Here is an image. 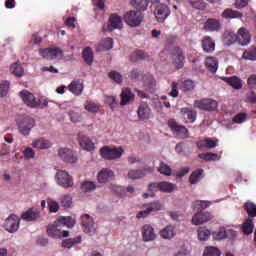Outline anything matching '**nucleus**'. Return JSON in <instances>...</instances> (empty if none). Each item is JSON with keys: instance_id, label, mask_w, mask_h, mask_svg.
I'll return each instance as SVG.
<instances>
[{"instance_id": "nucleus-1", "label": "nucleus", "mask_w": 256, "mask_h": 256, "mask_svg": "<svg viewBox=\"0 0 256 256\" xmlns=\"http://www.w3.org/2000/svg\"><path fill=\"white\" fill-rule=\"evenodd\" d=\"M131 5L134 9H137V11H127L124 14V22L129 27H140L141 23H143V19H145V16L141 11H147L149 0H131Z\"/></svg>"}, {"instance_id": "nucleus-2", "label": "nucleus", "mask_w": 256, "mask_h": 256, "mask_svg": "<svg viewBox=\"0 0 256 256\" xmlns=\"http://www.w3.org/2000/svg\"><path fill=\"white\" fill-rule=\"evenodd\" d=\"M16 123L18 126V131L21 133V135H24V137H27V135L31 133V129L35 127V119L30 116H18Z\"/></svg>"}, {"instance_id": "nucleus-3", "label": "nucleus", "mask_w": 256, "mask_h": 256, "mask_svg": "<svg viewBox=\"0 0 256 256\" xmlns=\"http://www.w3.org/2000/svg\"><path fill=\"white\" fill-rule=\"evenodd\" d=\"M100 155L103 157V159L113 161V159H120V157L123 155V149L103 146L100 149Z\"/></svg>"}, {"instance_id": "nucleus-4", "label": "nucleus", "mask_w": 256, "mask_h": 256, "mask_svg": "<svg viewBox=\"0 0 256 256\" xmlns=\"http://www.w3.org/2000/svg\"><path fill=\"white\" fill-rule=\"evenodd\" d=\"M168 127H170L172 133H175V135L181 137V139H187V137H189V130L185 126L177 123L175 119L168 121Z\"/></svg>"}, {"instance_id": "nucleus-5", "label": "nucleus", "mask_w": 256, "mask_h": 256, "mask_svg": "<svg viewBox=\"0 0 256 256\" xmlns=\"http://www.w3.org/2000/svg\"><path fill=\"white\" fill-rule=\"evenodd\" d=\"M194 107L196 109H201L202 111H215L219 107V103L213 99L205 98L202 100H196L194 102Z\"/></svg>"}, {"instance_id": "nucleus-6", "label": "nucleus", "mask_w": 256, "mask_h": 256, "mask_svg": "<svg viewBox=\"0 0 256 256\" xmlns=\"http://www.w3.org/2000/svg\"><path fill=\"white\" fill-rule=\"evenodd\" d=\"M57 182L60 187L64 189H69V187H73V177L69 175V173L65 170H58L56 173Z\"/></svg>"}, {"instance_id": "nucleus-7", "label": "nucleus", "mask_w": 256, "mask_h": 256, "mask_svg": "<svg viewBox=\"0 0 256 256\" xmlns=\"http://www.w3.org/2000/svg\"><path fill=\"white\" fill-rule=\"evenodd\" d=\"M81 225L84 233H88V235H95L97 228L95 227V221L89 214L82 215Z\"/></svg>"}, {"instance_id": "nucleus-8", "label": "nucleus", "mask_w": 256, "mask_h": 256, "mask_svg": "<svg viewBox=\"0 0 256 256\" xmlns=\"http://www.w3.org/2000/svg\"><path fill=\"white\" fill-rule=\"evenodd\" d=\"M154 15L158 23H165V20L171 15V10L166 4L160 3L156 6Z\"/></svg>"}, {"instance_id": "nucleus-9", "label": "nucleus", "mask_w": 256, "mask_h": 256, "mask_svg": "<svg viewBox=\"0 0 256 256\" xmlns=\"http://www.w3.org/2000/svg\"><path fill=\"white\" fill-rule=\"evenodd\" d=\"M20 98L22 99L23 103L30 107V109H37L39 107V103L37 102V98L35 95L27 90H22L19 93Z\"/></svg>"}, {"instance_id": "nucleus-10", "label": "nucleus", "mask_w": 256, "mask_h": 256, "mask_svg": "<svg viewBox=\"0 0 256 256\" xmlns=\"http://www.w3.org/2000/svg\"><path fill=\"white\" fill-rule=\"evenodd\" d=\"M19 223H21V219L19 216L15 214H11L4 223V227L8 233H15L19 230Z\"/></svg>"}, {"instance_id": "nucleus-11", "label": "nucleus", "mask_w": 256, "mask_h": 256, "mask_svg": "<svg viewBox=\"0 0 256 256\" xmlns=\"http://www.w3.org/2000/svg\"><path fill=\"white\" fill-rule=\"evenodd\" d=\"M141 233L142 240L145 243H149L157 239V233L155 232V228H153V226H151L150 224H145L144 226H142Z\"/></svg>"}, {"instance_id": "nucleus-12", "label": "nucleus", "mask_w": 256, "mask_h": 256, "mask_svg": "<svg viewBox=\"0 0 256 256\" xmlns=\"http://www.w3.org/2000/svg\"><path fill=\"white\" fill-rule=\"evenodd\" d=\"M58 156L65 163H71V164L77 163V155H75L73 150L69 148H60L58 150Z\"/></svg>"}, {"instance_id": "nucleus-13", "label": "nucleus", "mask_w": 256, "mask_h": 256, "mask_svg": "<svg viewBox=\"0 0 256 256\" xmlns=\"http://www.w3.org/2000/svg\"><path fill=\"white\" fill-rule=\"evenodd\" d=\"M115 29H123V20L121 19V16L111 14L107 25V30L111 32L115 31Z\"/></svg>"}, {"instance_id": "nucleus-14", "label": "nucleus", "mask_w": 256, "mask_h": 256, "mask_svg": "<svg viewBox=\"0 0 256 256\" xmlns=\"http://www.w3.org/2000/svg\"><path fill=\"white\" fill-rule=\"evenodd\" d=\"M78 143L84 151H93L95 149V144L93 141L87 137L83 132L78 134Z\"/></svg>"}, {"instance_id": "nucleus-15", "label": "nucleus", "mask_w": 256, "mask_h": 256, "mask_svg": "<svg viewBox=\"0 0 256 256\" xmlns=\"http://www.w3.org/2000/svg\"><path fill=\"white\" fill-rule=\"evenodd\" d=\"M180 113L183 116L184 123H195L197 121V111L193 108H181Z\"/></svg>"}, {"instance_id": "nucleus-16", "label": "nucleus", "mask_w": 256, "mask_h": 256, "mask_svg": "<svg viewBox=\"0 0 256 256\" xmlns=\"http://www.w3.org/2000/svg\"><path fill=\"white\" fill-rule=\"evenodd\" d=\"M211 219H213L211 213L200 210L193 216L192 223L194 225H203V223H207V221H211Z\"/></svg>"}, {"instance_id": "nucleus-17", "label": "nucleus", "mask_w": 256, "mask_h": 256, "mask_svg": "<svg viewBox=\"0 0 256 256\" xmlns=\"http://www.w3.org/2000/svg\"><path fill=\"white\" fill-rule=\"evenodd\" d=\"M120 105L122 107H125V105H129V103H133L135 101V94L131 91L129 88L122 89L121 95H120Z\"/></svg>"}, {"instance_id": "nucleus-18", "label": "nucleus", "mask_w": 256, "mask_h": 256, "mask_svg": "<svg viewBox=\"0 0 256 256\" xmlns=\"http://www.w3.org/2000/svg\"><path fill=\"white\" fill-rule=\"evenodd\" d=\"M142 79H143L145 90L148 91L149 93H155V89H157V81L155 80L153 75L151 74L144 75Z\"/></svg>"}, {"instance_id": "nucleus-19", "label": "nucleus", "mask_w": 256, "mask_h": 256, "mask_svg": "<svg viewBox=\"0 0 256 256\" xmlns=\"http://www.w3.org/2000/svg\"><path fill=\"white\" fill-rule=\"evenodd\" d=\"M237 37H238L237 42L239 43V45H242L243 47L251 43V34H249V30L246 28H240L238 30Z\"/></svg>"}, {"instance_id": "nucleus-20", "label": "nucleus", "mask_w": 256, "mask_h": 256, "mask_svg": "<svg viewBox=\"0 0 256 256\" xmlns=\"http://www.w3.org/2000/svg\"><path fill=\"white\" fill-rule=\"evenodd\" d=\"M172 61L176 69H183L185 65V54L183 53V50L177 48L176 52L172 56Z\"/></svg>"}, {"instance_id": "nucleus-21", "label": "nucleus", "mask_w": 256, "mask_h": 256, "mask_svg": "<svg viewBox=\"0 0 256 256\" xmlns=\"http://www.w3.org/2000/svg\"><path fill=\"white\" fill-rule=\"evenodd\" d=\"M137 115L140 121H146L151 118V108L147 103H141L137 110Z\"/></svg>"}, {"instance_id": "nucleus-22", "label": "nucleus", "mask_w": 256, "mask_h": 256, "mask_svg": "<svg viewBox=\"0 0 256 256\" xmlns=\"http://www.w3.org/2000/svg\"><path fill=\"white\" fill-rule=\"evenodd\" d=\"M83 89L84 86L83 81H81V79L72 81L68 86V90L70 91V93H73V95H76L77 97H79V95L83 93Z\"/></svg>"}, {"instance_id": "nucleus-23", "label": "nucleus", "mask_w": 256, "mask_h": 256, "mask_svg": "<svg viewBox=\"0 0 256 256\" xmlns=\"http://www.w3.org/2000/svg\"><path fill=\"white\" fill-rule=\"evenodd\" d=\"M47 234L54 239L61 238V224L56 220L53 224L48 225Z\"/></svg>"}, {"instance_id": "nucleus-24", "label": "nucleus", "mask_w": 256, "mask_h": 256, "mask_svg": "<svg viewBox=\"0 0 256 256\" xmlns=\"http://www.w3.org/2000/svg\"><path fill=\"white\" fill-rule=\"evenodd\" d=\"M204 53H213L215 51V40L211 36H205L201 41Z\"/></svg>"}, {"instance_id": "nucleus-25", "label": "nucleus", "mask_w": 256, "mask_h": 256, "mask_svg": "<svg viewBox=\"0 0 256 256\" xmlns=\"http://www.w3.org/2000/svg\"><path fill=\"white\" fill-rule=\"evenodd\" d=\"M177 235V228L173 225H167L162 230H160V237L162 239L171 240Z\"/></svg>"}, {"instance_id": "nucleus-26", "label": "nucleus", "mask_w": 256, "mask_h": 256, "mask_svg": "<svg viewBox=\"0 0 256 256\" xmlns=\"http://www.w3.org/2000/svg\"><path fill=\"white\" fill-rule=\"evenodd\" d=\"M204 29L205 31H210V32L219 31L221 29V21L215 18H210L205 22Z\"/></svg>"}, {"instance_id": "nucleus-27", "label": "nucleus", "mask_w": 256, "mask_h": 256, "mask_svg": "<svg viewBox=\"0 0 256 256\" xmlns=\"http://www.w3.org/2000/svg\"><path fill=\"white\" fill-rule=\"evenodd\" d=\"M239 39V36L235 34V31L233 30H226L223 35V42L225 45H233L234 43H237Z\"/></svg>"}, {"instance_id": "nucleus-28", "label": "nucleus", "mask_w": 256, "mask_h": 256, "mask_svg": "<svg viewBox=\"0 0 256 256\" xmlns=\"http://www.w3.org/2000/svg\"><path fill=\"white\" fill-rule=\"evenodd\" d=\"M196 145L198 149H215V147H217V140H213V138H206L204 140H199Z\"/></svg>"}, {"instance_id": "nucleus-29", "label": "nucleus", "mask_w": 256, "mask_h": 256, "mask_svg": "<svg viewBox=\"0 0 256 256\" xmlns=\"http://www.w3.org/2000/svg\"><path fill=\"white\" fill-rule=\"evenodd\" d=\"M222 80L228 85H230V87H232L233 89L243 88V82L237 76L223 77Z\"/></svg>"}, {"instance_id": "nucleus-30", "label": "nucleus", "mask_w": 256, "mask_h": 256, "mask_svg": "<svg viewBox=\"0 0 256 256\" xmlns=\"http://www.w3.org/2000/svg\"><path fill=\"white\" fill-rule=\"evenodd\" d=\"M115 174L113 173L112 170L104 168L98 173V181L100 183H107L110 179H113Z\"/></svg>"}, {"instance_id": "nucleus-31", "label": "nucleus", "mask_w": 256, "mask_h": 256, "mask_svg": "<svg viewBox=\"0 0 256 256\" xmlns=\"http://www.w3.org/2000/svg\"><path fill=\"white\" fill-rule=\"evenodd\" d=\"M161 182H151L148 185V191L149 193H144L143 197L144 199H149V197H155V194L157 191H161Z\"/></svg>"}, {"instance_id": "nucleus-32", "label": "nucleus", "mask_w": 256, "mask_h": 256, "mask_svg": "<svg viewBox=\"0 0 256 256\" xmlns=\"http://www.w3.org/2000/svg\"><path fill=\"white\" fill-rule=\"evenodd\" d=\"M39 217H41V214L39 210H35V209H29L22 214V219L24 221H37Z\"/></svg>"}, {"instance_id": "nucleus-33", "label": "nucleus", "mask_w": 256, "mask_h": 256, "mask_svg": "<svg viewBox=\"0 0 256 256\" xmlns=\"http://www.w3.org/2000/svg\"><path fill=\"white\" fill-rule=\"evenodd\" d=\"M205 65L210 73H217V69H219V61L215 57H207Z\"/></svg>"}, {"instance_id": "nucleus-34", "label": "nucleus", "mask_w": 256, "mask_h": 256, "mask_svg": "<svg viewBox=\"0 0 256 256\" xmlns=\"http://www.w3.org/2000/svg\"><path fill=\"white\" fill-rule=\"evenodd\" d=\"M222 17L223 19H241V17H243V13L231 8H226L222 12Z\"/></svg>"}, {"instance_id": "nucleus-35", "label": "nucleus", "mask_w": 256, "mask_h": 256, "mask_svg": "<svg viewBox=\"0 0 256 256\" xmlns=\"http://www.w3.org/2000/svg\"><path fill=\"white\" fill-rule=\"evenodd\" d=\"M32 147H34V149H49L51 142L45 138H38L32 142Z\"/></svg>"}, {"instance_id": "nucleus-36", "label": "nucleus", "mask_w": 256, "mask_h": 256, "mask_svg": "<svg viewBox=\"0 0 256 256\" xmlns=\"http://www.w3.org/2000/svg\"><path fill=\"white\" fill-rule=\"evenodd\" d=\"M57 223H59L61 227H68L69 229L75 227V220L71 216L60 217L57 219Z\"/></svg>"}, {"instance_id": "nucleus-37", "label": "nucleus", "mask_w": 256, "mask_h": 256, "mask_svg": "<svg viewBox=\"0 0 256 256\" xmlns=\"http://www.w3.org/2000/svg\"><path fill=\"white\" fill-rule=\"evenodd\" d=\"M253 229H255V225L253 224V218H248L242 224V231L244 235H251L253 233Z\"/></svg>"}, {"instance_id": "nucleus-38", "label": "nucleus", "mask_w": 256, "mask_h": 256, "mask_svg": "<svg viewBox=\"0 0 256 256\" xmlns=\"http://www.w3.org/2000/svg\"><path fill=\"white\" fill-rule=\"evenodd\" d=\"M149 173V170L144 169V170H130L128 172V179H141V177H145Z\"/></svg>"}, {"instance_id": "nucleus-39", "label": "nucleus", "mask_w": 256, "mask_h": 256, "mask_svg": "<svg viewBox=\"0 0 256 256\" xmlns=\"http://www.w3.org/2000/svg\"><path fill=\"white\" fill-rule=\"evenodd\" d=\"M82 57L87 65H93V49L86 47L82 52Z\"/></svg>"}, {"instance_id": "nucleus-40", "label": "nucleus", "mask_w": 256, "mask_h": 256, "mask_svg": "<svg viewBox=\"0 0 256 256\" xmlns=\"http://www.w3.org/2000/svg\"><path fill=\"white\" fill-rule=\"evenodd\" d=\"M79 243H81V236L64 240L62 246L65 249H71V247H75V245H79Z\"/></svg>"}, {"instance_id": "nucleus-41", "label": "nucleus", "mask_w": 256, "mask_h": 256, "mask_svg": "<svg viewBox=\"0 0 256 256\" xmlns=\"http://www.w3.org/2000/svg\"><path fill=\"white\" fill-rule=\"evenodd\" d=\"M160 191L162 193H173L175 191V184L167 181L160 182Z\"/></svg>"}, {"instance_id": "nucleus-42", "label": "nucleus", "mask_w": 256, "mask_h": 256, "mask_svg": "<svg viewBox=\"0 0 256 256\" xmlns=\"http://www.w3.org/2000/svg\"><path fill=\"white\" fill-rule=\"evenodd\" d=\"M180 89L184 93H189V91H193L195 89V82L192 80H185L180 83Z\"/></svg>"}, {"instance_id": "nucleus-43", "label": "nucleus", "mask_w": 256, "mask_h": 256, "mask_svg": "<svg viewBox=\"0 0 256 256\" xmlns=\"http://www.w3.org/2000/svg\"><path fill=\"white\" fill-rule=\"evenodd\" d=\"M242 57L248 61H256V47L251 46L248 50H245Z\"/></svg>"}, {"instance_id": "nucleus-44", "label": "nucleus", "mask_w": 256, "mask_h": 256, "mask_svg": "<svg viewBox=\"0 0 256 256\" xmlns=\"http://www.w3.org/2000/svg\"><path fill=\"white\" fill-rule=\"evenodd\" d=\"M68 116L70 117V121L72 123H81V121H83L81 111L71 110L68 112Z\"/></svg>"}, {"instance_id": "nucleus-45", "label": "nucleus", "mask_w": 256, "mask_h": 256, "mask_svg": "<svg viewBox=\"0 0 256 256\" xmlns=\"http://www.w3.org/2000/svg\"><path fill=\"white\" fill-rule=\"evenodd\" d=\"M84 108L86 111H88V113L95 114V113H99V110L101 109V105L95 102L87 101Z\"/></svg>"}, {"instance_id": "nucleus-46", "label": "nucleus", "mask_w": 256, "mask_h": 256, "mask_svg": "<svg viewBox=\"0 0 256 256\" xmlns=\"http://www.w3.org/2000/svg\"><path fill=\"white\" fill-rule=\"evenodd\" d=\"M198 157L199 159H203V161H219L221 159L219 155L211 152L201 153Z\"/></svg>"}, {"instance_id": "nucleus-47", "label": "nucleus", "mask_w": 256, "mask_h": 256, "mask_svg": "<svg viewBox=\"0 0 256 256\" xmlns=\"http://www.w3.org/2000/svg\"><path fill=\"white\" fill-rule=\"evenodd\" d=\"M97 189V184L92 181H85L81 185V191L84 193H91V191H95Z\"/></svg>"}, {"instance_id": "nucleus-48", "label": "nucleus", "mask_w": 256, "mask_h": 256, "mask_svg": "<svg viewBox=\"0 0 256 256\" xmlns=\"http://www.w3.org/2000/svg\"><path fill=\"white\" fill-rule=\"evenodd\" d=\"M10 71L15 75V77H23L25 70H23V66L19 63H14L10 67Z\"/></svg>"}, {"instance_id": "nucleus-49", "label": "nucleus", "mask_w": 256, "mask_h": 256, "mask_svg": "<svg viewBox=\"0 0 256 256\" xmlns=\"http://www.w3.org/2000/svg\"><path fill=\"white\" fill-rule=\"evenodd\" d=\"M108 77L109 79H111V81H114V83H117V85H121V83H123V76L121 75V73L112 70L108 73Z\"/></svg>"}, {"instance_id": "nucleus-50", "label": "nucleus", "mask_w": 256, "mask_h": 256, "mask_svg": "<svg viewBox=\"0 0 256 256\" xmlns=\"http://www.w3.org/2000/svg\"><path fill=\"white\" fill-rule=\"evenodd\" d=\"M203 175V169H198L190 175L189 181L191 185H195L196 183H199L201 181V176Z\"/></svg>"}, {"instance_id": "nucleus-51", "label": "nucleus", "mask_w": 256, "mask_h": 256, "mask_svg": "<svg viewBox=\"0 0 256 256\" xmlns=\"http://www.w3.org/2000/svg\"><path fill=\"white\" fill-rule=\"evenodd\" d=\"M203 256H221V250L217 247L208 246L205 248Z\"/></svg>"}, {"instance_id": "nucleus-52", "label": "nucleus", "mask_w": 256, "mask_h": 256, "mask_svg": "<svg viewBox=\"0 0 256 256\" xmlns=\"http://www.w3.org/2000/svg\"><path fill=\"white\" fill-rule=\"evenodd\" d=\"M245 209L248 213V216L250 219H253V217H256V205L253 202H246L245 203Z\"/></svg>"}, {"instance_id": "nucleus-53", "label": "nucleus", "mask_w": 256, "mask_h": 256, "mask_svg": "<svg viewBox=\"0 0 256 256\" xmlns=\"http://www.w3.org/2000/svg\"><path fill=\"white\" fill-rule=\"evenodd\" d=\"M144 207H148L151 213H155L156 211H161V209H163V204L159 201H153L148 204H144Z\"/></svg>"}, {"instance_id": "nucleus-54", "label": "nucleus", "mask_w": 256, "mask_h": 256, "mask_svg": "<svg viewBox=\"0 0 256 256\" xmlns=\"http://www.w3.org/2000/svg\"><path fill=\"white\" fill-rule=\"evenodd\" d=\"M73 203V198H71V195H63L60 198V205L64 207V209H69Z\"/></svg>"}, {"instance_id": "nucleus-55", "label": "nucleus", "mask_w": 256, "mask_h": 256, "mask_svg": "<svg viewBox=\"0 0 256 256\" xmlns=\"http://www.w3.org/2000/svg\"><path fill=\"white\" fill-rule=\"evenodd\" d=\"M209 237H211V231L209 229L200 228L198 230V239L200 241H207V239H209Z\"/></svg>"}, {"instance_id": "nucleus-56", "label": "nucleus", "mask_w": 256, "mask_h": 256, "mask_svg": "<svg viewBox=\"0 0 256 256\" xmlns=\"http://www.w3.org/2000/svg\"><path fill=\"white\" fill-rule=\"evenodd\" d=\"M159 173H161V175H166V177H171V167H169V165L165 164V162H161L160 163V167L158 168Z\"/></svg>"}, {"instance_id": "nucleus-57", "label": "nucleus", "mask_w": 256, "mask_h": 256, "mask_svg": "<svg viewBox=\"0 0 256 256\" xmlns=\"http://www.w3.org/2000/svg\"><path fill=\"white\" fill-rule=\"evenodd\" d=\"M57 57H63V50L59 47H50V61Z\"/></svg>"}, {"instance_id": "nucleus-58", "label": "nucleus", "mask_w": 256, "mask_h": 256, "mask_svg": "<svg viewBox=\"0 0 256 256\" xmlns=\"http://www.w3.org/2000/svg\"><path fill=\"white\" fill-rule=\"evenodd\" d=\"M169 97H173V99H177L179 97V83L172 82L171 91L168 93Z\"/></svg>"}, {"instance_id": "nucleus-59", "label": "nucleus", "mask_w": 256, "mask_h": 256, "mask_svg": "<svg viewBox=\"0 0 256 256\" xmlns=\"http://www.w3.org/2000/svg\"><path fill=\"white\" fill-rule=\"evenodd\" d=\"M101 46L103 47L104 51H110L113 49V38H105L101 42Z\"/></svg>"}, {"instance_id": "nucleus-60", "label": "nucleus", "mask_w": 256, "mask_h": 256, "mask_svg": "<svg viewBox=\"0 0 256 256\" xmlns=\"http://www.w3.org/2000/svg\"><path fill=\"white\" fill-rule=\"evenodd\" d=\"M189 3L194 9H205V2L203 0H189Z\"/></svg>"}, {"instance_id": "nucleus-61", "label": "nucleus", "mask_w": 256, "mask_h": 256, "mask_svg": "<svg viewBox=\"0 0 256 256\" xmlns=\"http://www.w3.org/2000/svg\"><path fill=\"white\" fill-rule=\"evenodd\" d=\"M7 93H9V82L5 81L0 84V95L1 97H7Z\"/></svg>"}, {"instance_id": "nucleus-62", "label": "nucleus", "mask_w": 256, "mask_h": 256, "mask_svg": "<svg viewBox=\"0 0 256 256\" xmlns=\"http://www.w3.org/2000/svg\"><path fill=\"white\" fill-rule=\"evenodd\" d=\"M48 207H49L50 213H57V211H59V203H57L54 200L48 201Z\"/></svg>"}, {"instance_id": "nucleus-63", "label": "nucleus", "mask_w": 256, "mask_h": 256, "mask_svg": "<svg viewBox=\"0 0 256 256\" xmlns=\"http://www.w3.org/2000/svg\"><path fill=\"white\" fill-rule=\"evenodd\" d=\"M23 155H24L25 159H34L35 158V150H33V148H31V147H27L23 151Z\"/></svg>"}, {"instance_id": "nucleus-64", "label": "nucleus", "mask_w": 256, "mask_h": 256, "mask_svg": "<svg viewBox=\"0 0 256 256\" xmlns=\"http://www.w3.org/2000/svg\"><path fill=\"white\" fill-rule=\"evenodd\" d=\"M247 121L246 113H239L233 118L234 123H245Z\"/></svg>"}]
</instances>
